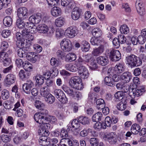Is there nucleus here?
Returning a JSON list of instances; mask_svg holds the SVG:
<instances>
[{"label":"nucleus","mask_w":146,"mask_h":146,"mask_svg":"<svg viewBox=\"0 0 146 146\" xmlns=\"http://www.w3.org/2000/svg\"><path fill=\"white\" fill-rule=\"evenodd\" d=\"M126 64L131 68L141 64L142 61L140 58L133 54L128 55L125 58Z\"/></svg>","instance_id":"1"},{"label":"nucleus","mask_w":146,"mask_h":146,"mask_svg":"<svg viewBox=\"0 0 146 146\" xmlns=\"http://www.w3.org/2000/svg\"><path fill=\"white\" fill-rule=\"evenodd\" d=\"M131 91L130 90L129 94L132 98L130 102V103L131 104H133L137 102L133 99L135 96L138 97L141 95L143 93L145 92V90L143 86H139L137 87L136 89L133 88H131Z\"/></svg>","instance_id":"2"},{"label":"nucleus","mask_w":146,"mask_h":146,"mask_svg":"<svg viewBox=\"0 0 146 146\" xmlns=\"http://www.w3.org/2000/svg\"><path fill=\"white\" fill-rule=\"evenodd\" d=\"M33 25V24L31 22H29V24L28 22H27L26 24L25 27H24V29L22 31V33L23 35V37L25 38H27L29 40H31L33 39V36L31 34L35 32L34 30H33V29H34L33 28V27L31 26V25Z\"/></svg>","instance_id":"3"},{"label":"nucleus","mask_w":146,"mask_h":146,"mask_svg":"<svg viewBox=\"0 0 146 146\" xmlns=\"http://www.w3.org/2000/svg\"><path fill=\"white\" fill-rule=\"evenodd\" d=\"M81 79L79 77L75 76L72 77L69 83L72 87L78 90H81L84 87V85L81 83Z\"/></svg>","instance_id":"4"},{"label":"nucleus","mask_w":146,"mask_h":146,"mask_svg":"<svg viewBox=\"0 0 146 146\" xmlns=\"http://www.w3.org/2000/svg\"><path fill=\"white\" fill-rule=\"evenodd\" d=\"M54 94L56 98L62 103L65 104L67 102V98L61 89H55L54 91Z\"/></svg>","instance_id":"5"},{"label":"nucleus","mask_w":146,"mask_h":146,"mask_svg":"<svg viewBox=\"0 0 146 146\" xmlns=\"http://www.w3.org/2000/svg\"><path fill=\"white\" fill-rule=\"evenodd\" d=\"M61 47L65 52H68L72 49V44L71 41L68 39L64 38L61 42Z\"/></svg>","instance_id":"6"},{"label":"nucleus","mask_w":146,"mask_h":146,"mask_svg":"<svg viewBox=\"0 0 146 146\" xmlns=\"http://www.w3.org/2000/svg\"><path fill=\"white\" fill-rule=\"evenodd\" d=\"M107 56L112 61H116L120 58L121 55L119 51L117 50L112 49L109 51Z\"/></svg>","instance_id":"7"},{"label":"nucleus","mask_w":146,"mask_h":146,"mask_svg":"<svg viewBox=\"0 0 146 146\" xmlns=\"http://www.w3.org/2000/svg\"><path fill=\"white\" fill-rule=\"evenodd\" d=\"M124 70L125 67L123 64L119 63L116 65L113 69H109L108 71V73L112 76V74L110 73H113L114 72V73L120 74L123 72Z\"/></svg>","instance_id":"8"},{"label":"nucleus","mask_w":146,"mask_h":146,"mask_svg":"<svg viewBox=\"0 0 146 146\" xmlns=\"http://www.w3.org/2000/svg\"><path fill=\"white\" fill-rule=\"evenodd\" d=\"M77 29L74 26H71L68 27L65 30L64 35L66 37L72 38L76 35Z\"/></svg>","instance_id":"9"},{"label":"nucleus","mask_w":146,"mask_h":146,"mask_svg":"<svg viewBox=\"0 0 146 146\" xmlns=\"http://www.w3.org/2000/svg\"><path fill=\"white\" fill-rule=\"evenodd\" d=\"M135 5L138 14L141 16H143L145 15V11L142 1L141 0H137L136 2Z\"/></svg>","instance_id":"10"},{"label":"nucleus","mask_w":146,"mask_h":146,"mask_svg":"<svg viewBox=\"0 0 146 146\" xmlns=\"http://www.w3.org/2000/svg\"><path fill=\"white\" fill-rule=\"evenodd\" d=\"M79 66L78 72L79 76L83 79H87L89 76V74L87 68L84 65H79L78 64Z\"/></svg>","instance_id":"11"},{"label":"nucleus","mask_w":146,"mask_h":146,"mask_svg":"<svg viewBox=\"0 0 146 146\" xmlns=\"http://www.w3.org/2000/svg\"><path fill=\"white\" fill-rule=\"evenodd\" d=\"M92 56L90 54H88L82 56H80L78 60V64L79 65H86V62L92 60Z\"/></svg>","instance_id":"12"},{"label":"nucleus","mask_w":146,"mask_h":146,"mask_svg":"<svg viewBox=\"0 0 146 146\" xmlns=\"http://www.w3.org/2000/svg\"><path fill=\"white\" fill-rule=\"evenodd\" d=\"M34 86L33 82L30 80H27L26 83L23 85V89L24 92L27 94L30 93L31 90Z\"/></svg>","instance_id":"13"},{"label":"nucleus","mask_w":146,"mask_h":146,"mask_svg":"<svg viewBox=\"0 0 146 146\" xmlns=\"http://www.w3.org/2000/svg\"><path fill=\"white\" fill-rule=\"evenodd\" d=\"M104 137L106 138L111 144H115L117 141V135L113 132H111L105 135Z\"/></svg>","instance_id":"14"},{"label":"nucleus","mask_w":146,"mask_h":146,"mask_svg":"<svg viewBox=\"0 0 146 146\" xmlns=\"http://www.w3.org/2000/svg\"><path fill=\"white\" fill-rule=\"evenodd\" d=\"M16 80L15 76L12 74H8L4 80L5 84L10 85L14 83Z\"/></svg>","instance_id":"15"},{"label":"nucleus","mask_w":146,"mask_h":146,"mask_svg":"<svg viewBox=\"0 0 146 146\" xmlns=\"http://www.w3.org/2000/svg\"><path fill=\"white\" fill-rule=\"evenodd\" d=\"M82 10L78 7H75L72 12L71 16L72 18H79L82 15Z\"/></svg>","instance_id":"16"},{"label":"nucleus","mask_w":146,"mask_h":146,"mask_svg":"<svg viewBox=\"0 0 146 146\" xmlns=\"http://www.w3.org/2000/svg\"><path fill=\"white\" fill-rule=\"evenodd\" d=\"M34 119L36 121L40 124L43 123L44 121H46V117H45L40 113H36L34 115Z\"/></svg>","instance_id":"17"},{"label":"nucleus","mask_w":146,"mask_h":146,"mask_svg":"<svg viewBox=\"0 0 146 146\" xmlns=\"http://www.w3.org/2000/svg\"><path fill=\"white\" fill-rule=\"evenodd\" d=\"M62 88L70 98H74V94L76 93V91L70 89L66 85H64L62 86Z\"/></svg>","instance_id":"18"},{"label":"nucleus","mask_w":146,"mask_h":146,"mask_svg":"<svg viewBox=\"0 0 146 146\" xmlns=\"http://www.w3.org/2000/svg\"><path fill=\"white\" fill-rule=\"evenodd\" d=\"M117 118L115 117H113L111 119L109 116H107L105 119V121L106 125L107 127H110L111 124H114L117 122Z\"/></svg>","instance_id":"19"},{"label":"nucleus","mask_w":146,"mask_h":146,"mask_svg":"<svg viewBox=\"0 0 146 146\" xmlns=\"http://www.w3.org/2000/svg\"><path fill=\"white\" fill-rule=\"evenodd\" d=\"M48 136H45V135H42V136L40 137L38 139V141L39 144L43 146H48L49 144V142L48 139L49 138L48 137Z\"/></svg>","instance_id":"20"},{"label":"nucleus","mask_w":146,"mask_h":146,"mask_svg":"<svg viewBox=\"0 0 146 146\" xmlns=\"http://www.w3.org/2000/svg\"><path fill=\"white\" fill-rule=\"evenodd\" d=\"M26 57L27 59L33 63L35 62L37 58V56L33 52H27Z\"/></svg>","instance_id":"21"},{"label":"nucleus","mask_w":146,"mask_h":146,"mask_svg":"<svg viewBox=\"0 0 146 146\" xmlns=\"http://www.w3.org/2000/svg\"><path fill=\"white\" fill-rule=\"evenodd\" d=\"M98 63L103 66H106L109 63V60L107 57L106 56H101L97 58Z\"/></svg>","instance_id":"22"},{"label":"nucleus","mask_w":146,"mask_h":146,"mask_svg":"<svg viewBox=\"0 0 146 146\" xmlns=\"http://www.w3.org/2000/svg\"><path fill=\"white\" fill-rule=\"evenodd\" d=\"M104 50V46L101 45L98 48H94L92 52V54L94 56L100 55L102 53Z\"/></svg>","instance_id":"23"},{"label":"nucleus","mask_w":146,"mask_h":146,"mask_svg":"<svg viewBox=\"0 0 146 146\" xmlns=\"http://www.w3.org/2000/svg\"><path fill=\"white\" fill-rule=\"evenodd\" d=\"M68 124L67 127H68L67 129L66 130L64 128H62L60 130V135L61 137L62 138V139H66L68 137V134L67 131L68 130H70V128H71V127Z\"/></svg>","instance_id":"24"},{"label":"nucleus","mask_w":146,"mask_h":146,"mask_svg":"<svg viewBox=\"0 0 146 146\" xmlns=\"http://www.w3.org/2000/svg\"><path fill=\"white\" fill-rule=\"evenodd\" d=\"M121 77L126 83L130 81L132 78L131 74L130 72H126L122 74Z\"/></svg>","instance_id":"25"},{"label":"nucleus","mask_w":146,"mask_h":146,"mask_svg":"<svg viewBox=\"0 0 146 146\" xmlns=\"http://www.w3.org/2000/svg\"><path fill=\"white\" fill-rule=\"evenodd\" d=\"M27 13V9L25 7L19 8L17 10V15L19 18H22Z\"/></svg>","instance_id":"26"},{"label":"nucleus","mask_w":146,"mask_h":146,"mask_svg":"<svg viewBox=\"0 0 146 146\" xmlns=\"http://www.w3.org/2000/svg\"><path fill=\"white\" fill-rule=\"evenodd\" d=\"M40 93L41 96L45 98L50 94L49 89L46 87H44L41 88Z\"/></svg>","instance_id":"27"},{"label":"nucleus","mask_w":146,"mask_h":146,"mask_svg":"<svg viewBox=\"0 0 146 146\" xmlns=\"http://www.w3.org/2000/svg\"><path fill=\"white\" fill-rule=\"evenodd\" d=\"M37 29L39 33H44L48 32L49 30L48 26L45 25H38Z\"/></svg>","instance_id":"28"},{"label":"nucleus","mask_w":146,"mask_h":146,"mask_svg":"<svg viewBox=\"0 0 146 146\" xmlns=\"http://www.w3.org/2000/svg\"><path fill=\"white\" fill-rule=\"evenodd\" d=\"M104 81L106 84L108 86L113 87L115 85L114 81L110 76L106 77Z\"/></svg>","instance_id":"29"},{"label":"nucleus","mask_w":146,"mask_h":146,"mask_svg":"<svg viewBox=\"0 0 146 146\" xmlns=\"http://www.w3.org/2000/svg\"><path fill=\"white\" fill-rule=\"evenodd\" d=\"M51 12L52 15L56 17L61 14V10L60 8L57 7H54L51 9Z\"/></svg>","instance_id":"30"},{"label":"nucleus","mask_w":146,"mask_h":146,"mask_svg":"<svg viewBox=\"0 0 146 146\" xmlns=\"http://www.w3.org/2000/svg\"><path fill=\"white\" fill-rule=\"evenodd\" d=\"M76 58V55L74 53H68L66 56L65 60L66 61L71 62L75 60Z\"/></svg>","instance_id":"31"},{"label":"nucleus","mask_w":146,"mask_h":146,"mask_svg":"<svg viewBox=\"0 0 146 146\" xmlns=\"http://www.w3.org/2000/svg\"><path fill=\"white\" fill-rule=\"evenodd\" d=\"M78 120L81 124L84 125L88 124L89 123V119L87 117L81 116L78 117Z\"/></svg>","instance_id":"32"},{"label":"nucleus","mask_w":146,"mask_h":146,"mask_svg":"<svg viewBox=\"0 0 146 146\" xmlns=\"http://www.w3.org/2000/svg\"><path fill=\"white\" fill-rule=\"evenodd\" d=\"M140 129V127L139 125L135 124L132 125L131 129V132L133 134H136L139 133Z\"/></svg>","instance_id":"33"},{"label":"nucleus","mask_w":146,"mask_h":146,"mask_svg":"<svg viewBox=\"0 0 146 146\" xmlns=\"http://www.w3.org/2000/svg\"><path fill=\"white\" fill-rule=\"evenodd\" d=\"M97 105L96 107L99 110L102 109V108L105 106V103L104 101L102 99H99L96 101Z\"/></svg>","instance_id":"34"},{"label":"nucleus","mask_w":146,"mask_h":146,"mask_svg":"<svg viewBox=\"0 0 146 146\" xmlns=\"http://www.w3.org/2000/svg\"><path fill=\"white\" fill-rule=\"evenodd\" d=\"M92 33L93 36L95 37L98 38L102 35V31L100 28H97L92 30Z\"/></svg>","instance_id":"35"},{"label":"nucleus","mask_w":146,"mask_h":146,"mask_svg":"<svg viewBox=\"0 0 146 146\" xmlns=\"http://www.w3.org/2000/svg\"><path fill=\"white\" fill-rule=\"evenodd\" d=\"M102 114L101 112H98L94 115L92 117V120L94 122H99L101 120Z\"/></svg>","instance_id":"36"},{"label":"nucleus","mask_w":146,"mask_h":146,"mask_svg":"<svg viewBox=\"0 0 146 146\" xmlns=\"http://www.w3.org/2000/svg\"><path fill=\"white\" fill-rule=\"evenodd\" d=\"M127 103L125 100H124V102L123 101V100H122L117 104V109L120 111H123L125 110L126 108Z\"/></svg>","instance_id":"37"},{"label":"nucleus","mask_w":146,"mask_h":146,"mask_svg":"<svg viewBox=\"0 0 146 146\" xmlns=\"http://www.w3.org/2000/svg\"><path fill=\"white\" fill-rule=\"evenodd\" d=\"M81 44L83 46V47H82V50L84 52L88 51L90 49V45L88 42L86 40H83L81 42Z\"/></svg>","instance_id":"38"},{"label":"nucleus","mask_w":146,"mask_h":146,"mask_svg":"<svg viewBox=\"0 0 146 146\" xmlns=\"http://www.w3.org/2000/svg\"><path fill=\"white\" fill-rule=\"evenodd\" d=\"M35 79L36 80V82L38 85H41L44 82V77L40 74H37L35 76Z\"/></svg>","instance_id":"39"},{"label":"nucleus","mask_w":146,"mask_h":146,"mask_svg":"<svg viewBox=\"0 0 146 146\" xmlns=\"http://www.w3.org/2000/svg\"><path fill=\"white\" fill-rule=\"evenodd\" d=\"M26 40H26H17L16 44L17 46L20 49H23L26 45V41H25Z\"/></svg>","instance_id":"40"},{"label":"nucleus","mask_w":146,"mask_h":146,"mask_svg":"<svg viewBox=\"0 0 146 146\" xmlns=\"http://www.w3.org/2000/svg\"><path fill=\"white\" fill-rule=\"evenodd\" d=\"M46 17V15L45 14L37 13L35 14L30 16L29 18H44Z\"/></svg>","instance_id":"41"},{"label":"nucleus","mask_w":146,"mask_h":146,"mask_svg":"<svg viewBox=\"0 0 146 146\" xmlns=\"http://www.w3.org/2000/svg\"><path fill=\"white\" fill-rule=\"evenodd\" d=\"M102 42L101 40L98 38H92L90 40V42L92 45L94 46H98Z\"/></svg>","instance_id":"42"},{"label":"nucleus","mask_w":146,"mask_h":146,"mask_svg":"<svg viewBox=\"0 0 146 146\" xmlns=\"http://www.w3.org/2000/svg\"><path fill=\"white\" fill-rule=\"evenodd\" d=\"M40 126L38 130V133L39 135H45V136H48L50 134L48 130L45 129Z\"/></svg>","instance_id":"43"},{"label":"nucleus","mask_w":146,"mask_h":146,"mask_svg":"<svg viewBox=\"0 0 146 146\" xmlns=\"http://www.w3.org/2000/svg\"><path fill=\"white\" fill-rule=\"evenodd\" d=\"M71 125L72 126L71 129H78L80 126V122L78 120L74 119L72 122Z\"/></svg>","instance_id":"44"},{"label":"nucleus","mask_w":146,"mask_h":146,"mask_svg":"<svg viewBox=\"0 0 146 146\" xmlns=\"http://www.w3.org/2000/svg\"><path fill=\"white\" fill-rule=\"evenodd\" d=\"M120 31L122 33L126 34L129 32V29L126 25H124L120 27Z\"/></svg>","instance_id":"45"},{"label":"nucleus","mask_w":146,"mask_h":146,"mask_svg":"<svg viewBox=\"0 0 146 146\" xmlns=\"http://www.w3.org/2000/svg\"><path fill=\"white\" fill-rule=\"evenodd\" d=\"M45 101L48 103L51 104L55 101L54 97L51 94L45 98Z\"/></svg>","instance_id":"46"},{"label":"nucleus","mask_w":146,"mask_h":146,"mask_svg":"<svg viewBox=\"0 0 146 146\" xmlns=\"http://www.w3.org/2000/svg\"><path fill=\"white\" fill-rule=\"evenodd\" d=\"M16 24L17 27L19 29L23 28L25 27V24L22 19H17V20Z\"/></svg>","instance_id":"47"},{"label":"nucleus","mask_w":146,"mask_h":146,"mask_svg":"<svg viewBox=\"0 0 146 146\" xmlns=\"http://www.w3.org/2000/svg\"><path fill=\"white\" fill-rule=\"evenodd\" d=\"M1 97L4 100L7 99L9 96V93L6 90H4L1 93Z\"/></svg>","instance_id":"48"},{"label":"nucleus","mask_w":146,"mask_h":146,"mask_svg":"<svg viewBox=\"0 0 146 146\" xmlns=\"http://www.w3.org/2000/svg\"><path fill=\"white\" fill-rule=\"evenodd\" d=\"M27 50L23 49H19L17 51V54L20 57H25L27 54Z\"/></svg>","instance_id":"49"},{"label":"nucleus","mask_w":146,"mask_h":146,"mask_svg":"<svg viewBox=\"0 0 146 146\" xmlns=\"http://www.w3.org/2000/svg\"><path fill=\"white\" fill-rule=\"evenodd\" d=\"M19 75L20 77L23 80L27 78L28 76V72L26 71H25L23 70H21L19 73Z\"/></svg>","instance_id":"50"},{"label":"nucleus","mask_w":146,"mask_h":146,"mask_svg":"<svg viewBox=\"0 0 146 146\" xmlns=\"http://www.w3.org/2000/svg\"><path fill=\"white\" fill-rule=\"evenodd\" d=\"M115 97L119 100H124V94L122 92L119 91L116 93L115 94Z\"/></svg>","instance_id":"51"},{"label":"nucleus","mask_w":146,"mask_h":146,"mask_svg":"<svg viewBox=\"0 0 146 146\" xmlns=\"http://www.w3.org/2000/svg\"><path fill=\"white\" fill-rule=\"evenodd\" d=\"M31 64L28 62H25L23 65V68L25 70V71H30L32 68V67L31 66Z\"/></svg>","instance_id":"52"},{"label":"nucleus","mask_w":146,"mask_h":146,"mask_svg":"<svg viewBox=\"0 0 146 146\" xmlns=\"http://www.w3.org/2000/svg\"><path fill=\"white\" fill-rule=\"evenodd\" d=\"M65 23V20L62 19H56L55 21V25L57 27H61Z\"/></svg>","instance_id":"53"},{"label":"nucleus","mask_w":146,"mask_h":146,"mask_svg":"<svg viewBox=\"0 0 146 146\" xmlns=\"http://www.w3.org/2000/svg\"><path fill=\"white\" fill-rule=\"evenodd\" d=\"M5 12L8 15L6 16L5 18H13L12 8H9L6 9L5 10Z\"/></svg>","instance_id":"54"},{"label":"nucleus","mask_w":146,"mask_h":146,"mask_svg":"<svg viewBox=\"0 0 146 146\" xmlns=\"http://www.w3.org/2000/svg\"><path fill=\"white\" fill-rule=\"evenodd\" d=\"M2 140L4 142H10L11 140V137L8 135L2 134L1 137Z\"/></svg>","instance_id":"55"},{"label":"nucleus","mask_w":146,"mask_h":146,"mask_svg":"<svg viewBox=\"0 0 146 146\" xmlns=\"http://www.w3.org/2000/svg\"><path fill=\"white\" fill-rule=\"evenodd\" d=\"M34 104L37 108L40 110H43L44 107V105L39 101H36Z\"/></svg>","instance_id":"56"},{"label":"nucleus","mask_w":146,"mask_h":146,"mask_svg":"<svg viewBox=\"0 0 146 146\" xmlns=\"http://www.w3.org/2000/svg\"><path fill=\"white\" fill-rule=\"evenodd\" d=\"M89 142L92 146H98L99 143L97 139L95 138H90Z\"/></svg>","instance_id":"57"},{"label":"nucleus","mask_w":146,"mask_h":146,"mask_svg":"<svg viewBox=\"0 0 146 146\" xmlns=\"http://www.w3.org/2000/svg\"><path fill=\"white\" fill-rule=\"evenodd\" d=\"M33 48L34 51L37 53H39L42 50V47L37 44H35L33 45Z\"/></svg>","instance_id":"58"},{"label":"nucleus","mask_w":146,"mask_h":146,"mask_svg":"<svg viewBox=\"0 0 146 146\" xmlns=\"http://www.w3.org/2000/svg\"><path fill=\"white\" fill-rule=\"evenodd\" d=\"M11 34V31L8 30H3L2 32L1 35L3 37L7 38Z\"/></svg>","instance_id":"59"},{"label":"nucleus","mask_w":146,"mask_h":146,"mask_svg":"<svg viewBox=\"0 0 146 146\" xmlns=\"http://www.w3.org/2000/svg\"><path fill=\"white\" fill-rule=\"evenodd\" d=\"M56 56L58 58L63 59L65 56V53L61 50H58L56 52Z\"/></svg>","instance_id":"60"},{"label":"nucleus","mask_w":146,"mask_h":146,"mask_svg":"<svg viewBox=\"0 0 146 146\" xmlns=\"http://www.w3.org/2000/svg\"><path fill=\"white\" fill-rule=\"evenodd\" d=\"M0 58L2 61L10 59L8 54L5 52H0Z\"/></svg>","instance_id":"61"},{"label":"nucleus","mask_w":146,"mask_h":146,"mask_svg":"<svg viewBox=\"0 0 146 146\" xmlns=\"http://www.w3.org/2000/svg\"><path fill=\"white\" fill-rule=\"evenodd\" d=\"M46 1L48 5L52 6L57 5L59 0H46Z\"/></svg>","instance_id":"62"},{"label":"nucleus","mask_w":146,"mask_h":146,"mask_svg":"<svg viewBox=\"0 0 146 146\" xmlns=\"http://www.w3.org/2000/svg\"><path fill=\"white\" fill-rule=\"evenodd\" d=\"M50 64L52 66L56 67L58 66V62L56 58L52 57L50 60Z\"/></svg>","instance_id":"63"},{"label":"nucleus","mask_w":146,"mask_h":146,"mask_svg":"<svg viewBox=\"0 0 146 146\" xmlns=\"http://www.w3.org/2000/svg\"><path fill=\"white\" fill-rule=\"evenodd\" d=\"M80 26L84 29L90 30V26L87 23L85 22H82Z\"/></svg>","instance_id":"64"}]
</instances>
